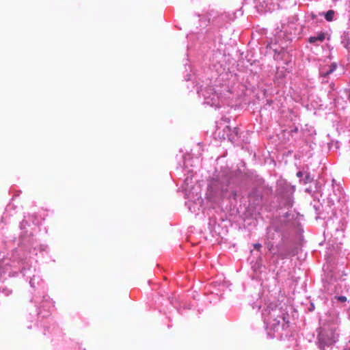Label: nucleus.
Wrapping results in <instances>:
<instances>
[{"mask_svg": "<svg viewBox=\"0 0 350 350\" xmlns=\"http://www.w3.org/2000/svg\"><path fill=\"white\" fill-rule=\"evenodd\" d=\"M349 100H350V94H349Z\"/></svg>", "mask_w": 350, "mask_h": 350, "instance_id": "9d476101", "label": "nucleus"}, {"mask_svg": "<svg viewBox=\"0 0 350 350\" xmlns=\"http://www.w3.org/2000/svg\"><path fill=\"white\" fill-rule=\"evenodd\" d=\"M224 133L219 136L221 139L228 138L230 142H234L238 135V129L234 127L233 129L230 126H226L223 130ZM220 135V133H219Z\"/></svg>", "mask_w": 350, "mask_h": 350, "instance_id": "7ed1b4c3", "label": "nucleus"}, {"mask_svg": "<svg viewBox=\"0 0 350 350\" xmlns=\"http://www.w3.org/2000/svg\"><path fill=\"white\" fill-rule=\"evenodd\" d=\"M325 35L323 32H320L317 36H312L309 38L310 43H314L317 41L323 42L325 40Z\"/></svg>", "mask_w": 350, "mask_h": 350, "instance_id": "20e7f679", "label": "nucleus"}, {"mask_svg": "<svg viewBox=\"0 0 350 350\" xmlns=\"http://www.w3.org/2000/svg\"><path fill=\"white\" fill-rule=\"evenodd\" d=\"M254 247L257 250H260L261 248V245L260 243H255L254 244Z\"/></svg>", "mask_w": 350, "mask_h": 350, "instance_id": "6e6552de", "label": "nucleus"}, {"mask_svg": "<svg viewBox=\"0 0 350 350\" xmlns=\"http://www.w3.org/2000/svg\"><path fill=\"white\" fill-rule=\"evenodd\" d=\"M297 176L298 177H301V176H302V173H301V172H298L297 173Z\"/></svg>", "mask_w": 350, "mask_h": 350, "instance_id": "1a4fd4ad", "label": "nucleus"}, {"mask_svg": "<svg viewBox=\"0 0 350 350\" xmlns=\"http://www.w3.org/2000/svg\"><path fill=\"white\" fill-rule=\"evenodd\" d=\"M335 299H336L338 301L340 302L347 301V297L345 296H336Z\"/></svg>", "mask_w": 350, "mask_h": 350, "instance_id": "0eeeda50", "label": "nucleus"}, {"mask_svg": "<svg viewBox=\"0 0 350 350\" xmlns=\"http://www.w3.org/2000/svg\"><path fill=\"white\" fill-rule=\"evenodd\" d=\"M334 10H328L325 14V19L327 21H332L333 20V18H334Z\"/></svg>", "mask_w": 350, "mask_h": 350, "instance_id": "423d86ee", "label": "nucleus"}, {"mask_svg": "<svg viewBox=\"0 0 350 350\" xmlns=\"http://www.w3.org/2000/svg\"><path fill=\"white\" fill-rule=\"evenodd\" d=\"M281 320L288 323V321H286L285 314L279 310H268L265 314V322L267 324V328L271 330H275L279 326Z\"/></svg>", "mask_w": 350, "mask_h": 350, "instance_id": "f257e3e1", "label": "nucleus"}, {"mask_svg": "<svg viewBox=\"0 0 350 350\" xmlns=\"http://www.w3.org/2000/svg\"><path fill=\"white\" fill-rule=\"evenodd\" d=\"M336 64L334 63L329 66L328 70H327L325 72L321 70V75L325 77L328 76L329 74L332 73L336 70Z\"/></svg>", "mask_w": 350, "mask_h": 350, "instance_id": "39448f33", "label": "nucleus"}, {"mask_svg": "<svg viewBox=\"0 0 350 350\" xmlns=\"http://www.w3.org/2000/svg\"><path fill=\"white\" fill-rule=\"evenodd\" d=\"M338 335L332 329L324 330L319 334L320 340L327 345H332L337 340Z\"/></svg>", "mask_w": 350, "mask_h": 350, "instance_id": "f03ea898", "label": "nucleus"}]
</instances>
